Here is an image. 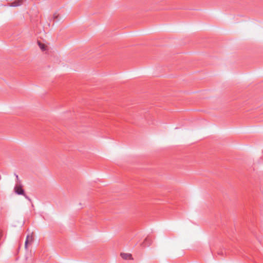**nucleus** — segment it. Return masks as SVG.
<instances>
[{
	"instance_id": "obj_7",
	"label": "nucleus",
	"mask_w": 263,
	"mask_h": 263,
	"mask_svg": "<svg viewBox=\"0 0 263 263\" xmlns=\"http://www.w3.org/2000/svg\"><path fill=\"white\" fill-rule=\"evenodd\" d=\"M59 14L57 13V12L54 13L53 15V19L54 20V21L56 22L58 20V17H59Z\"/></svg>"
},
{
	"instance_id": "obj_5",
	"label": "nucleus",
	"mask_w": 263,
	"mask_h": 263,
	"mask_svg": "<svg viewBox=\"0 0 263 263\" xmlns=\"http://www.w3.org/2000/svg\"><path fill=\"white\" fill-rule=\"evenodd\" d=\"M37 43L40 48L43 51L46 50L47 47L46 45H45L44 44L41 43L39 41H38Z\"/></svg>"
},
{
	"instance_id": "obj_3",
	"label": "nucleus",
	"mask_w": 263,
	"mask_h": 263,
	"mask_svg": "<svg viewBox=\"0 0 263 263\" xmlns=\"http://www.w3.org/2000/svg\"><path fill=\"white\" fill-rule=\"evenodd\" d=\"M23 4V0H15L10 4V6L16 7Z\"/></svg>"
},
{
	"instance_id": "obj_1",
	"label": "nucleus",
	"mask_w": 263,
	"mask_h": 263,
	"mask_svg": "<svg viewBox=\"0 0 263 263\" xmlns=\"http://www.w3.org/2000/svg\"><path fill=\"white\" fill-rule=\"evenodd\" d=\"M14 191L16 194L20 195H23L25 193L24 190L20 182H16L14 188Z\"/></svg>"
},
{
	"instance_id": "obj_2",
	"label": "nucleus",
	"mask_w": 263,
	"mask_h": 263,
	"mask_svg": "<svg viewBox=\"0 0 263 263\" xmlns=\"http://www.w3.org/2000/svg\"><path fill=\"white\" fill-rule=\"evenodd\" d=\"M152 243V239L149 237H147L144 240L143 242L141 243V246L143 247H148Z\"/></svg>"
},
{
	"instance_id": "obj_4",
	"label": "nucleus",
	"mask_w": 263,
	"mask_h": 263,
	"mask_svg": "<svg viewBox=\"0 0 263 263\" xmlns=\"http://www.w3.org/2000/svg\"><path fill=\"white\" fill-rule=\"evenodd\" d=\"M120 255L124 259H133L131 254L121 253Z\"/></svg>"
},
{
	"instance_id": "obj_6",
	"label": "nucleus",
	"mask_w": 263,
	"mask_h": 263,
	"mask_svg": "<svg viewBox=\"0 0 263 263\" xmlns=\"http://www.w3.org/2000/svg\"><path fill=\"white\" fill-rule=\"evenodd\" d=\"M32 240V236L30 235H27L26 237V239L25 241V248H27V244L29 242H31Z\"/></svg>"
},
{
	"instance_id": "obj_10",
	"label": "nucleus",
	"mask_w": 263,
	"mask_h": 263,
	"mask_svg": "<svg viewBox=\"0 0 263 263\" xmlns=\"http://www.w3.org/2000/svg\"><path fill=\"white\" fill-rule=\"evenodd\" d=\"M1 236H2V234H1V233L0 232V237H1Z\"/></svg>"
},
{
	"instance_id": "obj_9",
	"label": "nucleus",
	"mask_w": 263,
	"mask_h": 263,
	"mask_svg": "<svg viewBox=\"0 0 263 263\" xmlns=\"http://www.w3.org/2000/svg\"><path fill=\"white\" fill-rule=\"evenodd\" d=\"M15 177H16V179L17 180V182H20V181H19V179H18V176L16 174H15Z\"/></svg>"
},
{
	"instance_id": "obj_8",
	"label": "nucleus",
	"mask_w": 263,
	"mask_h": 263,
	"mask_svg": "<svg viewBox=\"0 0 263 263\" xmlns=\"http://www.w3.org/2000/svg\"><path fill=\"white\" fill-rule=\"evenodd\" d=\"M23 195L25 197L26 199H28L29 201L31 200L29 198V197L28 196H27L26 195H25V193Z\"/></svg>"
}]
</instances>
